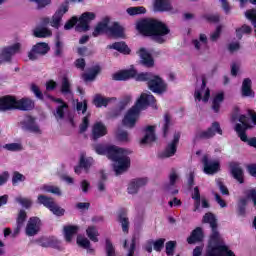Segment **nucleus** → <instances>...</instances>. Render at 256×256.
Wrapping results in <instances>:
<instances>
[{
	"label": "nucleus",
	"instance_id": "obj_1",
	"mask_svg": "<svg viewBox=\"0 0 256 256\" xmlns=\"http://www.w3.org/2000/svg\"><path fill=\"white\" fill-rule=\"evenodd\" d=\"M113 81H129V79H135V81H148V89L153 93H165L167 91V84L159 77L151 72L137 73L135 69L120 70L112 75Z\"/></svg>",
	"mask_w": 256,
	"mask_h": 256
},
{
	"label": "nucleus",
	"instance_id": "obj_2",
	"mask_svg": "<svg viewBox=\"0 0 256 256\" xmlns=\"http://www.w3.org/2000/svg\"><path fill=\"white\" fill-rule=\"evenodd\" d=\"M136 31L142 35V37H151L158 45H163L167 39L166 35L171 33V29L167 24L155 18H142L136 22Z\"/></svg>",
	"mask_w": 256,
	"mask_h": 256
},
{
	"label": "nucleus",
	"instance_id": "obj_3",
	"mask_svg": "<svg viewBox=\"0 0 256 256\" xmlns=\"http://www.w3.org/2000/svg\"><path fill=\"white\" fill-rule=\"evenodd\" d=\"M96 153H98V155H107L108 159L114 161V171L116 175L125 173L131 166V160L127 156V150L123 148L117 146H108L106 148L97 146Z\"/></svg>",
	"mask_w": 256,
	"mask_h": 256
},
{
	"label": "nucleus",
	"instance_id": "obj_4",
	"mask_svg": "<svg viewBox=\"0 0 256 256\" xmlns=\"http://www.w3.org/2000/svg\"><path fill=\"white\" fill-rule=\"evenodd\" d=\"M149 105L155 107V96H153L151 93L141 94L136 104L125 114L122 120V124L124 125V127H128V129H133V127H135V124L139 120V113H141L143 109H147Z\"/></svg>",
	"mask_w": 256,
	"mask_h": 256
},
{
	"label": "nucleus",
	"instance_id": "obj_5",
	"mask_svg": "<svg viewBox=\"0 0 256 256\" xmlns=\"http://www.w3.org/2000/svg\"><path fill=\"white\" fill-rule=\"evenodd\" d=\"M96 17L97 15L94 12H84L79 18L77 16H73L65 23L64 29L65 31H69L76 25V31H83L84 33H87V31L91 29V21H95Z\"/></svg>",
	"mask_w": 256,
	"mask_h": 256
},
{
	"label": "nucleus",
	"instance_id": "obj_6",
	"mask_svg": "<svg viewBox=\"0 0 256 256\" xmlns=\"http://www.w3.org/2000/svg\"><path fill=\"white\" fill-rule=\"evenodd\" d=\"M35 107V102L29 98L16 100L11 96L0 98V111H10V109H19L20 111H31Z\"/></svg>",
	"mask_w": 256,
	"mask_h": 256
},
{
	"label": "nucleus",
	"instance_id": "obj_7",
	"mask_svg": "<svg viewBox=\"0 0 256 256\" xmlns=\"http://www.w3.org/2000/svg\"><path fill=\"white\" fill-rule=\"evenodd\" d=\"M238 121L242 124H236L235 131L238 134V137L243 141L244 143H248L250 147H255L256 149V138H247V134L245 131L247 129H251V123L249 122V118L245 115H240L238 117Z\"/></svg>",
	"mask_w": 256,
	"mask_h": 256
},
{
	"label": "nucleus",
	"instance_id": "obj_8",
	"mask_svg": "<svg viewBox=\"0 0 256 256\" xmlns=\"http://www.w3.org/2000/svg\"><path fill=\"white\" fill-rule=\"evenodd\" d=\"M17 53H21V43L19 42L0 49V65L3 63H11L13 55H17Z\"/></svg>",
	"mask_w": 256,
	"mask_h": 256
},
{
	"label": "nucleus",
	"instance_id": "obj_9",
	"mask_svg": "<svg viewBox=\"0 0 256 256\" xmlns=\"http://www.w3.org/2000/svg\"><path fill=\"white\" fill-rule=\"evenodd\" d=\"M38 202L41 205H44V207H47L49 211H51L54 215H57L58 217L65 215V209L59 207V205L55 203L53 198H49L45 195H40L38 196Z\"/></svg>",
	"mask_w": 256,
	"mask_h": 256
},
{
	"label": "nucleus",
	"instance_id": "obj_10",
	"mask_svg": "<svg viewBox=\"0 0 256 256\" xmlns=\"http://www.w3.org/2000/svg\"><path fill=\"white\" fill-rule=\"evenodd\" d=\"M51 51V47L46 42H38L36 43L31 51L28 53V58L30 61H36L39 55H47Z\"/></svg>",
	"mask_w": 256,
	"mask_h": 256
},
{
	"label": "nucleus",
	"instance_id": "obj_11",
	"mask_svg": "<svg viewBox=\"0 0 256 256\" xmlns=\"http://www.w3.org/2000/svg\"><path fill=\"white\" fill-rule=\"evenodd\" d=\"M78 69H80L81 71H85L82 74V79L84 81H95L98 74L101 73V66L99 65H94V66L78 65Z\"/></svg>",
	"mask_w": 256,
	"mask_h": 256
},
{
	"label": "nucleus",
	"instance_id": "obj_12",
	"mask_svg": "<svg viewBox=\"0 0 256 256\" xmlns=\"http://www.w3.org/2000/svg\"><path fill=\"white\" fill-rule=\"evenodd\" d=\"M41 229V220L37 217H32L28 220L26 225V235L28 237H34Z\"/></svg>",
	"mask_w": 256,
	"mask_h": 256
},
{
	"label": "nucleus",
	"instance_id": "obj_13",
	"mask_svg": "<svg viewBox=\"0 0 256 256\" xmlns=\"http://www.w3.org/2000/svg\"><path fill=\"white\" fill-rule=\"evenodd\" d=\"M202 163L204 165V173H206V175H215V173L219 171V161L209 160L207 155L202 158Z\"/></svg>",
	"mask_w": 256,
	"mask_h": 256
},
{
	"label": "nucleus",
	"instance_id": "obj_14",
	"mask_svg": "<svg viewBox=\"0 0 256 256\" xmlns=\"http://www.w3.org/2000/svg\"><path fill=\"white\" fill-rule=\"evenodd\" d=\"M22 129L25 131H30V133H35L36 135H41V128L35 123V119L31 116H26L21 122Z\"/></svg>",
	"mask_w": 256,
	"mask_h": 256
},
{
	"label": "nucleus",
	"instance_id": "obj_15",
	"mask_svg": "<svg viewBox=\"0 0 256 256\" xmlns=\"http://www.w3.org/2000/svg\"><path fill=\"white\" fill-rule=\"evenodd\" d=\"M179 139H181V134L175 133L173 140L166 146V149L164 150L162 157H173V155L177 153V145H179Z\"/></svg>",
	"mask_w": 256,
	"mask_h": 256
},
{
	"label": "nucleus",
	"instance_id": "obj_16",
	"mask_svg": "<svg viewBox=\"0 0 256 256\" xmlns=\"http://www.w3.org/2000/svg\"><path fill=\"white\" fill-rule=\"evenodd\" d=\"M194 97L197 101H203L207 103L209 101V97H211V91L207 88V82H205V78L202 79V85L200 89L195 91Z\"/></svg>",
	"mask_w": 256,
	"mask_h": 256
},
{
	"label": "nucleus",
	"instance_id": "obj_17",
	"mask_svg": "<svg viewBox=\"0 0 256 256\" xmlns=\"http://www.w3.org/2000/svg\"><path fill=\"white\" fill-rule=\"evenodd\" d=\"M48 99L51 101H54V103H59L60 105L57 107L56 112L54 113V116L59 121V119H63L65 117V113H67V109H69V106L67 103L63 102L60 98H55L53 96L48 95Z\"/></svg>",
	"mask_w": 256,
	"mask_h": 256
},
{
	"label": "nucleus",
	"instance_id": "obj_18",
	"mask_svg": "<svg viewBox=\"0 0 256 256\" xmlns=\"http://www.w3.org/2000/svg\"><path fill=\"white\" fill-rule=\"evenodd\" d=\"M111 19L109 17H105L102 21L98 22L94 31L92 32L93 37H99V35H103L107 33L109 35V23Z\"/></svg>",
	"mask_w": 256,
	"mask_h": 256
},
{
	"label": "nucleus",
	"instance_id": "obj_19",
	"mask_svg": "<svg viewBox=\"0 0 256 256\" xmlns=\"http://www.w3.org/2000/svg\"><path fill=\"white\" fill-rule=\"evenodd\" d=\"M108 35L113 39H125V28L119 22H114L108 26Z\"/></svg>",
	"mask_w": 256,
	"mask_h": 256
},
{
	"label": "nucleus",
	"instance_id": "obj_20",
	"mask_svg": "<svg viewBox=\"0 0 256 256\" xmlns=\"http://www.w3.org/2000/svg\"><path fill=\"white\" fill-rule=\"evenodd\" d=\"M69 11L68 6H61L52 16V21L50 22L51 27L54 29H59L61 27V19H63V14Z\"/></svg>",
	"mask_w": 256,
	"mask_h": 256
},
{
	"label": "nucleus",
	"instance_id": "obj_21",
	"mask_svg": "<svg viewBox=\"0 0 256 256\" xmlns=\"http://www.w3.org/2000/svg\"><path fill=\"white\" fill-rule=\"evenodd\" d=\"M223 135V130L219 126V123L214 122L212 126L199 134L200 139H211V137H215V134Z\"/></svg>",
	"mask_w": 256,
	"mask_h": 256
},
{
	"label": "nucleus",
	"instance_id": "obj_22",
	"mask_svg": "<svg viewBox=\"0 0 256 256\" xmlns=\"http://www.w3.org/2000/svg\"><path fill=\"white\" fill-rule=\"evenodd\" d=\"M253 82L251 79L246 78L242 82V87H241V95L242 97H250L253 99L255 97V91H253Z\"/></svg>",
	"mask_w": 256,
	"mask_h": 256
},
{
	"label": "nucleus",
	"instance_id": "obj_23",
	"mask_svg": "<svg viewBox=\"0 0 256 256\" xmlns=\"http://www.w3.org/2000/svg\"><path fill=\"white\" fill-rule=\"evenodd\" d=\"M93 164V159L92 158H87L85 157L84 154L81 155L80 157V162L79 166L74 169L75 173L77 175H81V170L84 169L86 173L89 171V167Z\"/></svg>",
	"mask_w": 256,
	"mask_h": 256
},
{
	"label": "nucleus",
	"instance_id": "obj_24",
	"mask_svg": "<svg viewBox=\"0 0 256 256\" xmlns=\"http://www.w3.org/2000/svg\"><path fill=\"white\" fill-rule=\"evenodd\" d=\"M60 91L66 99H73V90L71 89V82L68 77H63Z\"/></svg>",
	"mask_w": 256,
	"mask_h": 256
},
{
	"label": "nucleus",
	"instance_id": "obj_25",
	"mask_svg": "<svg viewBox=\"0 0 256 256\" xmlns=\"http://www.w3.org/2000/svg\"><path fill=\"white\" fill-rule=\"evenodd\" d=\"M144 185H147V178H139L137 180H133L128 186V193L130 195H135V193L139 191V187H143Z\"/></svg>",
	"mask_w": 256,
	"mask_h": 256
},
{
	"label": "nucleus",
	"instance_id": "obj_26",
	"mask_svg": "<svg viewBox=\"0 0 256 256\" xmlns=\"http://www.w3.org/2000/svg\"><path fill=\"white\" fill-rule=\"evenodd\" d=\"M109 49H114L115 51H118V53H122V55H130L131 54V48L127 45V43L121 41V42H115L108 46Z\"/></svg>",
	"mask_w": 256,
	"mask_h": 256
},
{
	"label": "nucleus",
	"instance_id": "obj_27",
	"mask_svg": "<svg viewBox=\"0 0 256 256\" xmlns=\"http://www.w3.org/2000/svg\"><path fill=\"white\" fill-rule=\"evenodd\" d=\"M104 135H107V128L103 123L97 122L94 124L92 129V137L93 139H99L100 137H104Z\"/></svg>",
	"mask_w": 256,
	"mask_h": 256
},
{
	"label": "nucleus",
	"instance_id": "obj_28",
	"mask_svg": "<svg viewBox=\"0 0 256 256\" xmlns=\"http://www.w3.org/2000/svg\"><path fill=\"white\" fill-rule=\"evenodd\" d=\"M138 53L143 65H155V59L147 49L140 48Z\"/></svg>",
	"mask_w": 256,
	"mask_h": 256
},
{
	"label": "nucleus",
	"instance_id": "obj_29",
	"mask_svg": "<svg viewBox=\"0 0 256 256\" xmlns=\"http://www.w3.org/2000/svg\"><path fill=\"white\" fill-rule=\"evenodd\" d=\"M199 241H203V229L201 227L194 229L191 235L187 238L189 245H193V243H197Z\"/></svg>",
	"mask_w": 256,
	"mask_h": 256
},
{
	"label": "nucleus",
	"instance_id": "obj_30",
	"mask_svg": "<svg viewBox=\"0 0 256 256\" xmlns=\"http://www.w3.org/2000/svg\"><path fill=\"white\" fill-rule=\"evenodd\" d=\"M145 136L141 140L142 145H149V143H153L155 141V126H148L145 129Z\"/></svg>",
	"mask_w": 256,
	"mask_h": 256
},
{
	"label": "nucleus",
	"instance_id": "obj_31",
	"mask_svg": "<svg viewBox=\"0 0 256 256\" xmlns=\"http://www.w3.org/2000/svg\"><path fill=\"white\" fill-rule=\"evenodd\" d=\"M154 9L160 12L171 11L173 6L171 5L170 0H156L154 3Z\"/></svg>",
	"mask_w": 256,
	"mask_h": 256
},
{
	"label": "nucleus",
	"instance_id": "obj_32",
	"mask_svg": "<svg viewBox=\"0 0 256 256\" xmlns=\"http://www.w3.org/2000/svg\"><path fill=\"white\" fill-rule=\"evenodd\" d=\"M224 99L225 94L223 92H218L214 95L212 100V109L215 113H219V110L221 109V103H223Z\"/></svg>",
	"mask_w": 256,
	"mask_h": 256
},
{
	"label": "nucleus",
	"instance_id": "obj_33",
	"mask_svg": "<svg viewBox=\"0 0 256 256\" xmlns=\"http://www.w3.org/2000/svg\"><path fill=\"white\" fill-rule=\"evenodd\" d=\"M27 219V213L24 210H20L17 218V227L14 230L12 237H17L19 235V231L23 228V224L25 223V220Z\"/></svg>",
	"mask_w": 256,
	"mask_h": 256
},
{
	"label": "nucleus",
	"instance_id": "obj_34",
	"mask_svg": "<svg viewBox=\"0 0 256 256\" xmlns=\"http://www.w3.org/2000/svg\"><path fill=\"white\" fill-rule=\"evenodd\" d=\"M78 231H79V227L77 226H65L64 227L65 240L68 243H71L73 239V235H77Z\"/></svg>",
	"mask_w": 256,
	"mask_h": 256
},
{
	"label": "nucleus",
	"instance_id": "obj_35",
	"mask_svg": "<svg viewBox=\"0 0 256 256\" xmlns=\"http://www.w3.org/2000/svg\"><path fill=\"white\" fill-rule=\"evenodd\" d=\"M51 35H53V32L46 27L36 28L34 30V37L38 39H46L47 37H51Z\"/></svg>",
	"mask_w": 256,
	"mask_h": 256
},
{
	"label": "nucleus",
	"instance_id": "obj_36",
	"mask_svg": "<svg viewBox=\"0 0 256 256\" xmlns=\"http://www.w3.org/2000/svg\"><path fill=\"white\" fill-rule=\"evenodd\" d=\"M126 12L130 17H135V15H145L147 13V9L143 6H135L127 8Z\"/></svg>",
	"mask_w": 256,
	"mask_h": 256
},
{
	"label": "nucleus",
	"instance_id": "obj_37",
	"mask_svg": "<svg viewBox=\"0 0 256 256\" xmlns=\"http://www.w3.org/2000/svg\"><path fill=\"white\" fill-rule=\"evenodd\" d=\"M118 221L122 225V231H124V233H128V231H129V218H127V214L125 213V211H122V212L119 213Z\"/></svg>",
	"mask_w": 256,
	"mask_h": 256
},
{
	"label": "nucleus",
	"instance_id": "obj_38",
	"mask_svg": "<svg viewBox=\"0 0 256 256\" xmlns=\"http://www.w3.org/2000/svg\"><path fill=\"white\" fill-rule=\"evenodd\" d=\"M252 31L251 26L244 24L242 27L236 29V37L241 40L243 39V35H251Z\"/></svg>",
	"mask_w": 256,
	"mask_h": 256
},
{
	"label": "nucleus",
	"instance_id": "obj_39",
	"mask_svg": "<svg viewBox=\"0 0 256 256\" xmlns=\"http://www.w3.org/2000/svg\"><path fill=\"white\" fill-rule=\"evenodd\" d=\"M232 175L234 177V179L237 180L238 183H243V169H241V167H239V165L234 164L232 166Z\"/></svg>",
	"mask_w": 256,
	"mask_h": 256
},
{
	"label": "nucleus",
	"instance_id": "obj_40",
	"mask_svg": "<svg viewBox=\"0 0 256 256\" xmlns=\"http://www.w3.org/2000/svg\"><path fill=\"white\" fill-rule=\"evenodd\" d=\"M86 235L94 243H97V241H99V239L97 238L99 237V232L97 231V228H95L94 226H90L86 229Z\"/></svg>",
	"mask_w": 256,
	"mask_h": 256
},
{
	"label": "nucleus",
	"instance_id": "obj_41",
	"mask_svg": "<svg viewBox=\"0 0 256 256\" xmlns=\"http://www.w3.org/2000/svg\"><path fill=\"white\" fill-rule=\"evenodd\" d=\"M7 0H0V5H3ZM31 3H36L37 9H45L47 5H51L53 0H29Z\"/></svg>",
	"mask_w": 256,
	"mask_h": 256
},
{
	"label": "nucleus",
	"instance_id": "obj_42",
	"mask_svg": "<svg viewBox=\"0 0 256 256\" xmlns=\"http://www.w3.org/2000/svg\"><path fill=\"white\" fill-rule=\"evenodd\" d=\"M192 199H194L195 203V209L194 211H197L199 209V207H201V194L199 193V188L195 187L194 188V192L192 194Z\"/></svg>",
	"mask_w": 256,
	"mask_h": 256
},
{
	"label": "nucleus",
	"instance_id": "obj_43",
	"mask_svg": "<svg viewBox=\"0 0 256 256\" xmlns=\"http://www.w3.org/2000/svg\"><path fill=\"white\" fill-rule=\"evenodd\" d=\"M202 19H205L207 23H219L221 21V16L219 14H204Z\"/></svg>",
	"mask_w": 256,
	"mask_h": 256
},
{
	"label": "nucleus",
	"instance_id": "obj_44",
	"mask_svg": "<svg viewBox=\"0 0 256 256\" xmlns=\"http://www.w3.org/2000/svg\"><path fill=\"white\" fill-rule=\"evenodd\" d=\"M107 103H109V99L104 98L101 95H96L94 98V105L96 107H107Z\"/></svg>",
	"mask_w": 256,
	"mask_h": 256
},
{
	"label": "nucleus",
	"instance_id": "obj_45",
	"mask_svg": "<svg viewBox=\"0 0 256 256\" xmlns=\"http://www.w3.org/2000/svg\"><path fill=\"white\" fill-rule=\"evenodd\" d=\"M42 191H46V193H54V195H61V190L55 186L44 185Z\"/></svg>",
	"mask_w": 256,
	"mask_h": 256
},
{
	"label": "nucleus",
	"instance_id": "obj_46",
	"mask_svg": "<svg viewBox=\"0 0 256 256\" xmlns=\"http://www.w3.org/2000/svg\"><path fill=\"white\" fill-rule=\"evenodd\" d=\"M178 180H179V174L177 173V171L175 169H172L169 174L170 187H173V185H175V183H177Z\"/></svg>",
	"mask_w": 256,
	"mask_h": 256
},
{
	"label": "nucleus",
	"instance_id": "obj_47",
	"mask_svg": "<svg viewBox=\"0 0 256 256\" xmlns=\"http://www.w3.org/2000/svg\"><path fill=\"white\" fill-rule=\"evenodd\" d=\"M7 151H21L23 146L20 143H10L3 146Z\"/></svg>",
	"mask_w": 256,
	"mask_h": 256
},
{
	"label": "nucleus",
	"instance_id": "obj_48",
	"mask_svg": "<svg viewBox=\"0 0 256 256\" xmlns=\"http://www.w3.org/2000/svg\"><path fill=\"white\" fill-rule=\"evenodd\" d=\"M176 245H177V242L175 241H169L166 243V254L168 256H173V253H175Z\"/></svg>",
	"mask_w": 256,
	"mask_h": 256
},
{
	"label": "nucleus",
	"instance_id": "obj_49",
	"mask_svg": "<svg viewBox=\"0 0 256 256\" xmlns=\"http://www.w3.org/2000/svg\"><path fill=\"white\" fill-rule=\"evenodd\" d=\"M116 138L118 139V141H123L127 143V141H129V133H127V131L118 130L116 133Z\"/></svg>",
	"mask_w": 256,
	"mask_h": 256
},
{
	"label": "nucleus",
	"instance_id": "obj_50",
	"mask_svg": "<svg viewBox=\"0 0 256 256\" xmlns=\"http://www.w3.org/2000/svg\"><path fill=\"white\" fill-rule=\"evenodd\" d=\"M77 243L80 247H84V249H89V246L91 245V242L89 241V239L83 236L77 237Z\"/></svg>",
	"mask_w": 256,
	"mask_h": 256
},
{
	"label": "nucleus",
	"instance_id": "obj_51",
	"mask_svg": "<svg viewBox=\"0 0 256 256\" xmlns=\"http://www.w3.org/2000/svg\"><path fill=\"white\" fill-rule=\"evenodd\" d=\"M16 201H17V203H19L20 205H22V207H25L26 209H29V207H31V205H32L31 200L28 198L17 197Z\"/></svg>",
	"mask_w": 256,
	"mask_h": 256
},
{
	"label": "nucleus",
	"instance_id": "obj_52",
	"mask_svg": "<svg viewBox=\"0 0 256 256\" xmlns=\"http://www.w3.org/2000/svg\"><path fill=\"white\" fill-rule=\"evenodd\" d=\"M54 55L56 57H61V55H63V43L60 39L56 41Z\"/></svg>",
	"mask_w": 256,
	"mask_h": 256
},
{
	"label": "nucleus",
	"instance_id": "obj_53",
	"mask_svg": "<svg viewBox=\"0 0 256 256\" xmlns=\"http://www.w3.org/2000/svg\"><path fill=\"white\" fill-rule=\"evenodd\" d=\"M23 181H25V176L19 172H14L12 177L13 185H17V183H21Z\"/></svg>",
	"mask_w": 256,
	"mask_h": 256
},
{
	"label": "nucleus",
	"instance_id": "obj_54",
	"mask_svg": "<svg viewBox=\"0 0 256 256\" xmlns=\"http://www.w3.org/2000/svg\"><path fill=\"white\" fill-rule=\"evenodd\" d=\"M247 206V199L242 198L238 202V213L239 215H245V207Z\"/></svg>",
	"mask_w": 256,
	"mask_h": 256
},
{
	"label": "nucleus",
	"instance_id": "obj_55",
	"mask_svg": "<svg viewBox=\"0 0 256 256\" xmlns=\"http://www.w3.org/2000/svg\"><path fill=\"white\" fill-rule=\"evenodd\" d=\"M170 126H171V116L169 114H165V116H164V127H163L164 137L167 136V131H168Z\"/></svg>",
	"mask_w": 256,
	"mask_h": 256
},
{
	"label": "nucleus",
	"instance_id": "obj_56",
	"mask_svg": "<svg viewBox=\"0 0 256 256\" xmlns=\"http://www.w3.org/2000/svg\"><path fill=\"white\" fill-rule=\"evenodd\" d=\"M154 251H161L163 246L165 245V238H160L156 240L154 243Z\"/></svg>",
	"mask_w": 256,
	"mask_h": 256
},
{
	"label": "nucleus",
	"instance_id": "obj_57",
	"mask_svg": "<svg viewBox=\"0 0 256 256\" xmlns=\"http://www.w3.org/2000/svg\"><path fill=\"white\" fill-rule=\"evenodd\" d=\"M245 15L249 21H253L256 25V9H250L245 12Z\"/></svg>",
	"mask_w": 256,
	"mask_h": 256
},
{
	"label": "nucleus",
	"instance_id": "obj_58",
	"mask_svg": "<svg viewBox=\"0 0 256 256\" xmlns=\"http://www.w3.org/2000/svg\"><path fill=\"white\" fill-rule=\"evenodd\" d=\"M31 91L32 93H34V95L38 98V99H43V92H41V90L39 89V87L35 84L31 85Z\"/></svg>",
	"mask_w": 256,
	"mask_h": 256
},
{
	"label": "nucleus",
	"instance_id": "obj_59",
	"mask_svg": "<svg viewBox=\"0 0 256 256\" xmlns=\"http://www.w3.org/2000/svg\"><path fill=\"white\" fill-rule=\"evenodd\" d=\"M89 127V116H85L80 125V133H85Z\"/></svg>",
	"mask_w": 256,
	"mask_h": 256
},
{
	"label": "nucleus",
	"instance_id": "obj_60",
	"mask_svg": "<svg viewBox=\"0 0 256 256\" xmlns=\"http://www.w3.org/2000/svg\"><path fill=\"white\" fill-rule=\"evenodd\" d=\"M221 31H222V27L217 26L216 30L210 36L211 41H217V39H219V37H221Z\"/></svg>",
	"mask_w": 256,
	"mask_h": 256
},
{
	"label": "nucleus",
	"instance_id": "obj_61",
	"mask_svg": "<svg viewBox=\"0 0 256 256\" xmlns=\"http://www.w3.org/2000/svg\"><path fill=\"white\" fill-rule=\"evenodd\" d=\"M216 183L222 195H229V189H227L226 186L223 185V182L221 181V179L216 180Z\"/></svg>",
	"mask_w": 256,
	"mask_h": 256
},
{
	"label": "nucleus",
	"instance_id": "obj_62",
	"mask_svg": "<svg viewBox=\"0 0 256 256\" xmlns=\"http://www.w3.org/2000/svg\"><path fill=\"white\" fill-rule=\"evenodd\" d=\"M76 109L78 111V113H85L87 111V101H83V102H78L76 105Z\"/></svg>",
	"mask_w": 256,
	"mask_h": 256
},
{
	"label": "nucleus",
	"instance_id": "obj_63",
	"mask_svg": "<svg viewBox=\"0 0 256 256\" xmlns=\"http://www.w3.org/2000/svg\"><path fill=\"white\" fill-rule=\"evenodd\" d=\"M40 247H53V240L49 238H43L39 241Z\"/></svg>",
	"mask_w": 256,
	"mask_h": 256
},
{
	"label": "nucleus",
	"instance_id": "obj_64",
	"mask_svg": "<svg viewBox=\"0 0 256 256\" xmlns=\"http://www.w3.org/2000/svg\"><path fill=\"white\" fill-rule=\"evenodd\" d=\"M222 3V9L226 13V15H229L231 13V6L229 5V2L227 0H220Z\"/></svg>",
	"mask_w": 256,
	"mask_h": 256
}]
</instances>
